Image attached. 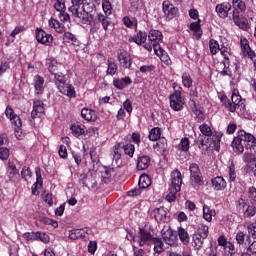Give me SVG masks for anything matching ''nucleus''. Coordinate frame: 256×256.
I'll list each match as a JSON object with an SVG mask.
<instances>
[{
	"instance_id": "obj_57",
	"label": "nucleus",
	"mask_w": 256,
	"mask_h": 256,
	"mask_svg": "<svg viewBox=\"0 0 256 256\" xmlns=\"http://www.w3.org/2000/svg\"><path fill=\"white\" fill-rule=\"evenodd\" d=\"M9 155H11V153L9 152V149L7 147H0L1 161H7V159H9Z\"/></svg>"
},
{
	"instance_id": "obj_47",
	"label": "nucleus",
	"mask_w": 256,
	"mask_h": 256,
	"mask_svg": "<svg viewBox=\"0 0 256 256\" xmlns=\"http://www.w3.org/2000/svg\"><path fill=\"white\" fill-rule=\"evenodd\" d=\"M209 50L211 55H217V53H219V51L221 50V48L219 47V42H217V40L215 39H210Z\"/></svg>"
},
{
	"instance_id": "obj_5",
	"label": "nucleus",
	"mask_w": 256,
	"mask_h": 256,
	"mask_svg": "<svg viewBox=\"0 0 256 256\" xmlns=\"http://www.w3.org/2000/svg\"><path fill=\"white\" fill-rule=\"evenodd\" d=\"M221 137L223 134L221 132H212L207 139L203 138V136H199L197 139V145L199 149L202 151H207L209 147H219V143H221Z\"/></svg>"
},
{
	"instance_id": "obj_48",
	"label": "nucleus",
	"mask_w": 256,
	"mask_h": 256,
	"mask_svg": "<svg viewBox=\"0 0 256 256\" xmlns=\"http://www.w3.org/2000/svg\"><path fill=\"white\" fill-rule=\"evenodd\" d=\"M248 238L246 239L247 243H251V238L256 239V223L249 224L247 227Z\"/></svg>"
},
{
	"instance_id": "obj_10",
	"label": "nucleus",
	"mask_w": 256,
	"mask_h": 256,
	"mask_svg": "<svg viewBox=\"0 0 256 256\" xmlns=\"http://www.w3.org/2000/svg\"><path fill=\"white\" fill-rule=\"evenodd\" d=\"M117 59L120 67H123V69H129L131 65H133V58L131 57V54L125 50L118 51Z\"/></svg>"
},
{
	"instance_id": "obj_58",
	"label": "nucleus",
	"mask_w": 256,
	"mask_h": 256,
	"mask_svg": "<svg viewBox=\"0 0 256 256\" xmlns=\"http://www.w3.org/2000/svg\"><path fill=\"white\" fill-rule=\"evenodd\" d=\"M22 179H25V181H29L31 179V168L24 166L21 171Z\"/></svg>"
},
{
	"instance_id": "obj_44",
	"label": "nucleus",
	"mask_w": 256,
	"mask_h": 256,
	"mask_svg": "<svg viewBox=\"0 0 256 256\" xmlns=\"http://www.w3.org/2000/svg\"><path fill=\"white\" fill-rule=\"evenodd\" d=\"M246 206V209L244 210V217H246L247 219H251V217H255L256 215V208H255V204L253 205H247L245 204L244 207Z\"/></svg>"
},
{
	"instance_id": "obj_33",
	"label": "nucleus",
	"mask_w": 256,
	"mask_h": 256,
	"mask_svg": "<svg viewBox=\"0 0 256 256\" xmlns=\"http://www.w3.org/2000/svg\"><path fill=\"white\" fill-rule=\"evenodd\" d=\"M7 174L9 176L10 181L15 179L16 175H19V170H17V166L11 160L8 161Z\"/></svg>"
},
{
	"instance_id": "obj_11",
	"label": "nucleus",
	"mask_w": 256,
	"mask_h": 256,
	"mask_svg": "<svg viewBox=\"0 0 256 256\" xmlns=\"http://www.w3.org/2000/svg\"><path fill=\"white\" fill-rule=\"evenodd\" d=\"M148 39L153 47V50L161 48L159 45L160 43H163V33L159 30H150L148 34Z\"/></svg>"
},
{
	"instance_id": "obj_54",
	"label": "nucleus",
	"mask_w": 256,
	"mask_h": 256,
	"mask_svg": "<svg viewBox=\"0 0 256 256\" xmlns=\"http://www.w3.org/2000/svg\"><path fill=\"white\" fill-rule=\"evenodd\" d=\"M36 241H42V243H49L50 238L45 232H36Z\"/></svg>"
},
{
	"instance_id": "obj_4",
	"label": "nucleus",
	"mask_w": 256,
	"mask_h": 256,
	"mask_svg": "<svg viewBox=\"0 0 256 256\" xmlns=\"http://www.w3.org/2000/svg\"><path fill=\"white\" fill-rule=\"evenodd\" d=\"M220 53L225 61H221L216 64V71H218L222 77H231L232 72L231 68H229L231 65V61L229 60V57H231V49L222 46L220 48Z\"/></svg>"
},
{
	"instance_id": "obj_42",
	"label": "nucleus",
	"mask_w": 256,
	"mask_h": 256,
	"mask_svg": "<svg viewBox=\"0 0 256 256\" xmlns=\"http://www.w3.org/2000/svg\"><path fill=\"white\" fill-rule=\"evenodd\" d=\"M199 130L202 133L200 136L203 137V139H207L210 135H213V130H211V126H209V124L200 125Z\"/></svg>"
},
{
	"instance_id": "obj_49",
	"label": "nucleus",
	"mask_w": 256,
	"mask_h": 256,
	"mask_svg": "<svg viewBox=\"0 0 256 256\" xmlns=\"http://www.w3.org/2000/svg\"><path fill=\"white\" fill-rule=\"evenodd\" d=\"M102 9L104 12V15L109 16L111 13H113V6L111 5V2L109 0H103L102 1Z\"/></svg>"
},
{
	"instance_id": "obj_1",
	"label": "nucleus",
	"mask_w": 256,
	"mask_h": 256,
	"mask_svg": "<svg viewBox=\"0 0 256 256\" xmlns=\"http://www.w3.org/2000/svg\"><path fill=\"white\" fill-rule=\"evenodd\" d=\"M231 147L234 153L241 155L245 149H250L256 153V138L253 134L246 133L245 130H240L237 136L233 138Z\"/></svg>"
},
{
	"instance_id": "obj_34",
	"label": "nucleus",
	"mask_w": 256,
	"mask_h": 256,
	"mask_svg": "<svg viewBox=\"0 0 256 256\" xmlns=\"http://www.w3.org/2000/svg\"><path fill=\"white\" fill-rule=\"evenodd\" d=\"M228 177L229 183H235L237 179V170H235V163L232 160L229 161Z\"/></svg>"
},
{
	"instance_id": "obj_59",
	"label": "nucleus",
	"mask_w": 256,
	"mask_h": 256,
	"mask_svg": "<svg viewBox=\"0 0 256 256\" xmlns=\"http://www.w3.org/2000/svg\"><path fill=\"white\" fill-rule=\"evenodd\" d=\"M123 23L125 27H128L130 29H133V27H137V21L131 20V18L127 16L123 18Z\"/></svg>"
},
{
	"instance_id": "obj_19",
	"label": "nucleus",
	"mask_w": 256,
	"mask_h": 256,
	"mask_svg": "<svg viewBox=\"0 0 256 256\" xmlns=\"http://www.w3.org/2000/svg\"><path fill=\"white\" fill-rule=\"evenodd\" d=\"M153 215L157 223H165L167 221V209L165 207L155 208Z\"/></svg>"
},
{
	"instance_id": "obj_32",
	"label": "nucleus",
	"mask_w": 256,
	"mask_h": 256,
	"mask_svg": "<svg viewBox=\"0 0 256 256\" xmlns=\"http://www.w3.org/2000/svg\"><path fill=\"white\" fill-rule=\"evenodd\" d=\"M97 21L101 23L104 31H107L109 25H111V18L103 13L97 14Z\"/></svg>"
},
{
	"instance_id": "obj_38",
	"label": "nucleus",
	"mask_w": 256,
	"mask_h": 256,
	"mask_svg": "<svg viewBox=\"0 0 256 256\" xmlns=\"http://www.w3.org/2000/svg\"><path fill=\"white\" fill-rule=\"evenodd\" d=\"M194 234L207 239V237H209V226L205 224H199Z\"/></svg>"
},
{
	"instance_id": "obj_63",
	"label": "nucleus",
	"mask_w": 256,
	"mask_h": 256,
	"mask_svg": "<svg viewBox=\"0 0 256 256\" xmlns=\"http://www.w3.org/2000/svg\"><path fill=\"white\" fill-rule=\"evenodd\" d=\"M255 161L252 162H246V165L244 167L245 173H253V169H255Z\"/></svg>"
},
{
	"instance_id": "obj_50",
	"label": "nucleus",
	"mask_w": 256,
	"mask_h": 256,
	"mask_svg": "<svg viewBox=\"0 0 256 256\" xmlns=\"http://www.w3.org/2000/svg\"><path fill=\"white\" fill-rule=\"evenodd\" d=\"M189 147H190L189 138L187 137L182 138L180 143L178 144L179 151L187 152L189 151Z\"/></svg>"
},
{
	"instance_id": "obj_36",
	"label": "nucleus",
	"mask_w": 256,
	"mask_h": 256,
	"mask_svg": "<svg viewBox=\"0 0 256 256\" xmlns=\"http://www.w3.org/2000/svg\"><path fill=\"white\" fill-rule=\"evenodd\" d=\"M190 30L193 31L195 39H201V35H203V30H201L200 21L191 23Z\"/></svg>"
},
{
	"instance_id": "obj_31",
	"label": "nucleus",
	"mask_w": 256,
	"mask_h": 256,
	"mask_svg": "<svg viewBox=\"0 0 256 256\" xmlns=\"http://www.w3.org/2000/svg\"><path fill=\"white\" fill-rule=\"evenodd\" d=\"M110 155L113 161H115V163L118 164L121 160V144L114 145L111 149Z\"/></svg>"
},
{
	"instance_id": "obj_2",
	"label": "nucleus",
	"mask_w": 256,
	"mask_h": 256,
	"mask_svg": "<svg viewBox=\"0 0 256 256\" xmlns=\"http://www.w3.org/2000/svg\"><path fill=\"white\" fill-rule=\"evenodd\" d=\"M54 83L62 95H66V97H69V99H75V97H77L75 87L67 82V79L63 73H54Z\"/></svg>"
},
{
	"instance_id": "obj_37",
	"label": "nucleus",
	"mask_w": 256,
	"mask_h": 256,
	"mask_svg": "<svg viewBox=\"0 0 256 256\" xmlns=\"http://www.w3.org/2000/svg\"><path fill=\"white\" fill-rule=\"evenodd\" d=\"M49 27H51V29H54L56 33H64L65 32V26L61 23H59L58 20L56 19H50L49 20Z\"/></svg>"
},
{
	"instance_id": "obj_7",
	"label": "nucleus",
	"mask_w": 256,
	"mask_h": 256,
	"mask_svg": "<svg viewBox=\"0 0 256 256\" xmlns=\"http://www.w3.org/2000/svg\"><path fill=\"white\" fill-rule=\"evenodd\" d=\"M231 101H228L226 104V108L230 110L231 113H237L238 115H242L243 111H245V104L241 99V95H239V90H234L232 93Z\"/></svg>"
},
{
	"instance_id": "obj_26",
	"label": "nucleus",
	"mask_w": 256,
	"mask_h": 256,
	"mask_svg": "<svg viewBox=\"0 0 256 256\" xmlns=\"http://www.w3.org/2000/svg\"><path fill=\"white\" fill-rule=\"evenodd\" d=\"M240 47H241V53L243 57L253 52V50H251V46H249V40H247V38L243 36L240 38Z\"/></svg>"
},
{
	"instance_id": "obj_39",
	"label": "nucleus",
	"mask_w": 256,
	"mask_h": 256,
	"mask_svg": "<svg viewBox=\"0 0 256 256\" xmlns=\"http://www.w3.org/2000/svg\"><path fill=\"white\" fill-rule=\"evenodd\" d=\"M178 237L183 245H189L190 237L189 232L185 230V228H178Z\"/></svg>"
},
{
	"instance_id": "obj_25",
	"label": "nucleus",
	"mask_w": 256,
	"mask_h": 256,
	"mask_svg": "<svg viewBox=\"0 0 256 256\" xmlns=\"http://www.w3.org/2000/svg\"><path fill=\"white\" fill-rule=\"evenodd\" d=\"M147 41V32L140 31L134 37L129 39L130 43H136V45H143Z\"/></svg>"
},
{
	"instance_id": "obj_20",
	"label": "nucleus",
	"mask_w": 256,
	"mask_h": 256,
	"mask_svg": "<svg viewBox=\"0 0 256 256\" xmlns=\"http://www.w3.org/2000/svg\"><path fill=\"white\" fill-rule=\"evenodd\" d=\"M131 83H133V81L131 80V78L129 76H126L124 78H115L113 80V85L116 89H120L123 90L127 87V85H131Z\"/></svg>"
},
{
	"instance_id": "obj_12",
	"label": "nucleus",
	"mask_w": 256,
	"mask_h": 256,
	"mask_svg": "<svg viewBox=\"0 0 256 256\" xmlns=\"http://www.w3.org/2000/svg\"><path fill=\"white\" fill-rule=\"evenodd\" d=\"M36 40L46 47H50L53 44V35L48 34L43 29H36Z\"/></svg>"
},
{
	"instance_id": "obj_45",
	"label": "nucleus",
	"mask_w": 256,
	"mask_h": 256,
	"mask_svg": "<svg viewBox=\"0 0 256 256\" xmlns=\"http://www.w3.org/2000/svg\"><path fill=\"white\" fill-rule=\"evenodd\" d=\"M148 137L150 141H158V139H161V128L159 127L152 128L150 130Z\"/></svg>"
},
{
	"instance_id": "obj_21",
	"label": "nucleus",
	"mask_w": 256,
	"mask_h": 256,
	"mask_svg": "<svg viewBox=\"0 0 256 256\" xmlns=\"http://www.w3.org/2000/svg\"><path fill=\"white\" fill-rule=\"evenodd\" d=\"M45 83V79L40 75L34 76V89L36 95H42L43 91H45V87L43 86Z\"/></svg>"
},
{
	"instance_id": "obj_18",
	"label": "nucleus",
	"mask_w": 256,
	"mask_h": 256,
	"mask_svg": "<svg viewBox=\"0 0 256 256\" xmlns=\"http://www.w3.org/2000/svg\"><path fill=\"white\" fill-rule=\"evenodd\" d=\"M230 11L231 5L228 2H224L216 6V13L221 19L227 18Z\"/></svg>"
},
{
	"instance_id": "obj_46",
	"label": "nucleus",
	"mask_w": 256,
	"mask_h": 256,
	"mask_svg": "<svg viewBox=\"0 0 256 256\" xmlns=\"http://www.w3.org/2000/svg\"><path fill=\"white\" fill-rule=\"evenodd\" d=\"M70 239L75 241L76 239H81V237H85L84 229H73L69 234Z\"/></svg>"
},
{
	"instance_id": "obj_16",
	"label": "nucleus",
	"mask_w": 256,
	"mask_h": 256,
	"mask_svg": "<svg viewBox=\"0 0 256 256\" xmlns=\"http://www.w3.org/2000/svg\"><path fill=\"white\" fill-rule=\"evenodd\" d=\"M163 12L168 19H173L177 15V8L168 0L163 2Z\"/></svg>"
},
{
	"instance_id": "obj_64",
	"label": "nucleus",
	"mask_w": 256,
	"mask_h": 256,
	"mask_svg": "<svg viewBox=\"0 0 256 256\" xmlns=\"http://www.w3.org/2000/svg\"><path fill=\"white\" fill-rule=\"evenodd\" d=\"M244 57H248V59H250L252 61L254 71H256V54H255V51H252L249 54H246V56H244Z\"/></svg>"
},
{
	"instance_id": "obj_9",
	"label": "nucleus",
	"mask_w": 256,
	"mask_h": 256,
	"mask_svg": "<svg viewBox=\"0 0 256 256\" xmlns=\"http://www.w3.org/2000/svg\"><path fill=\"white\" fill-rule=\"evenodd\" d=\"M233 7V21L236 25L240 23V17L245 11H247V6L245 5V0H232Z\"/></svg>"
},
{
	"instance_id": "obj_56",
	"label": "nucleus",
	"mask_w": 256,
	"mask_h": 256,
	"mask_svg": "<svg viewBox=\"0 0 256 256\" xmlns=\"http://www.w3.org/2000/svg\"><path fill=\"white\" fill-rule=\"evenodd\" d=\"M54 9H56V11H58L59 13L65 11V0H56V2L54 3Z\"/></svg>"
},
{
	"instance_id": "obj_29",
	"label": "nucleus",
	"mask_w": 256,
	"mask_h": 256,
	"mask_svg": "<svg viewBox=\"0 0 256 256\" xmlns=\"http://www.w3.org/2000/svg\"><path fill=\"white\" fill-rule=\"evenodd\" d=\"M205 239L203 236H199V234H193L192 236V245L196 251H199L203 247V243L205 242Z\"/></svg>"
},
{
	"instance_id": "obj_14",
	"label": "nucleus",
	"mask_w": 256,
	"mask_h": 256,
	"mask_svg": "<svg viewBox=\"0 0 256 256\" xmlns=\"http://www.w3.org/2000/svg\"><path fill=\"white\" fill-rule=\"evenodd\" d=\"M211 185L214 191H225L227 189V181L223 176H216L211 179Z\"/></svg>"
},
{
	"instance_id": "obj_24",
	"label": "nucleus",
	"mask_w": 256,
	"mask_h": 256,
	"mask_svg": "<svg viewBox=\"0 0 256 256\" xmlns=\"http://www.w3.org/2000/svg\"><path fill=\"white\" fill-rule=\"evenodd\" d=\"M162 239L170 247H173V245H175V243H177V237L175 235H173V231H171V230H167L166 232H164L162 234Z\"/></svg>"
},
{
	"instance_id": "obj_62",
	"label": "nucleus",
	"mask_w": 256,
	"mask_h": 256,
	"mask_svg": "<svg viewBox=\"0 0 256 256\" xmlns=\"http://www.w3.org/2000/svg\"><path fill=\"white\" fill-rule=\"evenodd\" d=\"M189 169H190V173H191L190 176L201 175V170H199V165H197L196 163H192L190 165Z\"/></svg>"
},
{
	"instance_id": "obj_55",
	"label": "nucleus",
	"mask_w": 256,
	"mask_h": 256,
	"mask_svg": "<svg viewBox=\"0 0 256 256\" xmlns=\"http://www.w3.org/2000/svg\"><path fill=\"white\" fill-rule=\"evenodd\" d=\"M154 251H155V256L160 255V253H163V242L155 239L154 240Z\"/></svg>"
},
{
	"instance_id": "obj_27",
	"label": "nucleus",
	"mask_w": 256,
	"mask_h": 256,
	"mask_svg": "<svg viewBox=\"0 0 256 256\" xmlns=\"http://www.w3.org/2000/svg\"><path fill=\"white\" fill-rule=\"evenodd\" d=\"M46 67L52 75H55V73H58L57 71H59V63L53 58H48L46 60Z\"/></svg>"
},
{
	"instance_id": "obj_15",
	"label": "nucleus",
	"mask_w": 256,
	"mask_h": 256,
	"mask_svg": "<svg viewBox=\"0 0 256 256\" xmlns=\"http://www.w3.org/2000/svg\"><path fill=\"white\" fill-rule=\"evenodd\" d=\"M45 113V104L41 100H35L33 102V110L31 112L32 119H37Z\"/></svg>"
},
{
	"instance_id": "obj_60",
	"label": "nucleus",
	"mask_w": 256,
	"mask_h": 256,
	"mask_svg": "<svg viewBox=\"0 0 256 256\" xmlns=\"http://www.w3.org/2000/svg\"><path fill=\"white\" fill-rule=\"evenodd\" d=\"M42 198L44 199L45 203H47L49 205V207H51V205H53V194H51L49 192H43Z\"/></svg>"
},
{
	"instance_id": "obj_43",
	"label": "nucleus",
	"mask_w": 256,
	"mask_h": 256,
	"mask_svg": "<svg viewBox=\"0 0 256 256\" xmlns=\"http://www.w3.org/2000/svg\"><path fill=\"white\" fill-rule=\"evenodd\" d=\"M107 65H108V68H107V75H115V73H117V64L115 63V60H113V58H109L107 60Z\"/></svg>"
},
{
	"instance_id": "obj_23",
	"label": "nucleus",
	"mask_w": 256,
	"mask_h": 256,
	"mask_svg": "<svg viewBox=\"0 0 256 256\" xmlns=\"http://www.w3.org/2000/svg\"><path fill=\"white\" fill-rule=\"evenodd\" d=\"M70 130L74 137H81V135H85L87 133V128L83 124H72Z\"/></svg>"
},
{
	"instance_id": "obj_17",
	"label": "nucleus",
	"mask_w": 256,
	"mask_h": 256,
	"mask_svg": "<svg viewBox=\"0 0 256 256\" xmlns=\"http://www.w3.org/2000/svg\"><path fill=\"white\" fill-rule=\"evenodd\" d=\"M151 165V157L148 155L139 156L136 164L137 171H145Z\"/></svg>"
},
{
	"instance_id": "obj_52",
	"label": "nucleus",
	"mask_w": 256,
	"mask_h": 256,
	"mask_svg": "<svg viewBox=\"0 0 256 256\" xmlns=\"http://www.w3.org/2000/svg\"><path fill=\"white\" fill-rule=\"evenodd\" d=\"M194 114L196 116V119H198V123H201L202 121H205V110L203 108H195Z\"/></svg>"
},
{
	"instance_id": "obj_41",
	"label": "nucleus",
	"mask_w": 256,
	"mask_h": 256,
	"mask_svg": "<svg viewBox=\"0 0 256 256\" xmlns=\"http://www.w3.org/2000/svg\"><path fill=\"white\" fill-rule=\"evenodd\" d=\"M182 85L186 87V89H191L193 87V78H191V74L188 72H184L182 74Z\"/></svg>"
},
{
	"instance_id": "obj_51",
	"label": "nucleus",
	"mask_w": 256,
	"mask_h": 256,
	"mask_svg": "<svg viewBox=\"0 0 256 256\" xmlns=\"http://www.w3.org/2000/svg\"><path fill=\"white\" fill-rule=\"evenodd\" d=\"M125 155H129L130 157H133L135 155V145L128 143L126 145L122 146Z\"/></svg>"
},
{
	"instance_id": "obj_3",
	"label": "nucleus",
	"mask_w": 256,
	"mask_h": 256,
	"mask_svg": "<svg viewBox=\"0 0 256 256\" xmlns=\"http://www.w3.org/2000/svg\"><path fill=\"white\" fill-rule=\"evenodd\" d=\"M170 181L171 183L168 188L169 193L166 195V201H168V203H173V201L177 199V194L181 191V185L183 184L181 172L179 170H174L171 173Z\"/></svg>"
},
{
	"instance_id": "obj_6",
	"label": "nucleus",
	"mask_w": 256,
	"mask_h": 256,
	"mask_svg": "<svg viewBox=\"0 0 256 256\" xmlns=\"http://www.w3.org/2000/svg\"><path fill=\"white\" fill-rule=\"evenodd\" d=\"M172 87L174 89V93L170 95V107L173 109V111H181L183 109V105H185V99L181 97V93H183V88H181L180 85L177 84V82H174L172 84Z\"/></svg>"
},
{
	"instance_id": "obj_30",
	"label": "nucleus",
	"mask_w": 256,
	"mask_h": 256,
	"mask_svg": "<svg viewBox=\"0 0 256 256\" xmlns=\"http://www.w3.org/2000/svg\"><path fill=\"white\" fill-rule=\"evenodd\" d=\"M215 209H211L208 205L203 206V218L205 221H208V223H211L213 221V217H215Z\"/></svg>"
},
{
	"instance_id": "obj_13",
	"label": "nucleus",
	"mask_w": 256,
	"mask_h": 256,
	"mask_svg": "<svg viewBox=\"0 0 256 256\" xmlns=\"http://www.w3.org/2000/svg\"><path fill=\"white\" fill-rule=\"evenodd\" d=\"M5 115L6 117H8V119H10L12 125L17 127L18 129L21 128L22 126L21 118L17 114H15V111L11 106L6 107Z\"/></svg>"
},
{
	"instance_id": "obj_61",
	"label": "nucleus",
	"mask_w": 256,
	"mask_h": 256,
	"mask_svg": "<svg viewBox=\"0 0 256 256\" xmlns=\"http://www.w3.org/2000/svg\"><path fill=\"white\" fill-rule=\"evenodd\" d=\"M35 173H36V187H37V185H39L41 187V185H43V176L41 175V168L36 167Z\"/></svg>"
},
{
	"instance_id": "obj_53",
	"label": "nucleus",
	"mask_w": 256,
	"mask_h": 256,
	"mask_svg": "<svg viewBox=\"0 0 256 256\" xmlns=\"http://www.w3.org/2000/svg\"><path fill=\"white\" fill-rule=\"evenodd\" d=\"M63 41L75 45L77 43V38L75 37V35L71 34V32H65L63 36Z\"/></svg>"
},
{
	"instance_id": "obj_8",
	"label": "nucleus",
	"mask_w": 256,
	"mask_h": 256,
	"mask_svg": "<svg viewBox=\"0 0 256 256\" xmlns=\"http://www.w3.org/2000/svg\"><path fill=\"white\" fill-rule=\"evenodd\" d=\"M134 241L138 243L139 247H145L152 245V243L155 241V237H153L149 230L139 228L138 237H135Z\"/></svg>"
},
{
	"instance_id": "obj_22",
	"label": "nucleus",
	"mask_w": 256,
	"mask_h": 256,
	"mask_svg": "<svg viewBox=\"0 0 256 256\" xmlns=\"http://www.w3.org/2000/svg\"><path fill=\"white\" fill-rule=\"evenodd\" d=\"M154 53L155 55H157V57L160 58V61H162V63H165V65H171V58L163 48H156L154 50Z\"/></svg>"
},
{
	"instance_id": "obj_40",
	"label": "nucleus",
	"mask_w": 256,
	"mask_h": 256,
	"mask_svg": "<svg viewBox=\"0 0 256 256\" xmlns=\"http://www.w3.org/2000/svg\"><path fill=\"white\" fill-rule=\"evenodd\" d=\"M140 189H147L151 186V178L147 174H143L140 176L139 183Z\"/></svg>"
},
{
	"instance_id": "obj_35",
	"label": "nucleus",
	"mask_w": 256,
	"mask_h": 256,
	"mask_svg": "<svg viewBox=\"0 0 256 256\" xmlns=\"http://www.w3.org/2000/svg\"><path fill=\"white\" fill-rule=\"evenodd\" d=\"M190 183L194 189H199L203 185V175L197 174L190 176Z\"/></svg>"
},
{
	"instance_id": "obj_28",
	"label": "nucleus",
	"mask_w": 256,
	"mask_h": 256,
	"mask_svg": "<svg viewBox=\"0 0 256 256\" xmlns=\"http://www.w3.org/2000/svg\"><path fill=\"white\" fill-rule=\"evenodd\" d=\"M81 117L85 119V121H95V119H97V114L94 110L83 108L81 111Z\"/></svg>"
}]
</instances>
